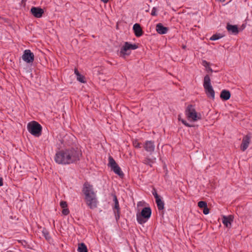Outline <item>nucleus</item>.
I'll return each mask as SVG.
<instances>
[{"label":"nucleus","instance_id":"f257e3e1","mask_svg":"<svg viewBox=\"0 0 252 252\" xmlns=\"http://www.w3.org/2000/svg\"><path fill=\"white\" fill-rule=\"evenodd\" d=\"M82 155L81 150L77 147L65 148L56 152L54 160L59 164L68 165L77 162Z\"/></svg>","mask_w":252,"mask_h":252},{"label":"nucleus","instance_id":"f03ea898","mask_svg":"<svg viewBox=\"0 0 252 252\" xmlns=\"http://www.w3.org/2000/svg\"><path fill=\"white\" fill-rule=\"evenodd\" d=\"M82 191L85 195L84 199L88 207L91 209L96 208L98 200L93 185L88 182H85Z\"/></svg>","mask_w":252,"mask_h":252},{"label":"nucleus","instance_id":"7ed1b4c3","mask_svg":"<svg viewBox=\"0 0 252 252\" xmlns=\"http://www.w3.org/2000/svg\"><path fill=\"white\" fill-rule=\"evenodd\" d=\"M203 87L207 96L213 100L215 99V92L211 83V79L209 75H206L203 79Z\"/></svg>","mask_w":252,"mask_h":252},{"label":"nucleus","instance_id":"20e7f679","mask_svg":"<svg viewBox=\"0 0 252 252\" xmlns=\"http://www.w3.org/2000/svg\"><path fill=\"white\" fill-rule=\"evenodd\" d=\"M185 114L188 119L189 121L195 122L201 119V115L198 114L194 106L191 105H189L185 110Z\"/></svg>","mask_w":252,"mask_h":252},{"label":"nucleus","instance_id":"39448f33","mask_svg":"<svg viewBox=\"0 0 252 252\" xmlns=\"http://www.w3.org/2000/svg\"><path fill=\"white\" fill-rule=\"evenodd\" d=\"M28 131L34 136L38 137L41 135L42 126L35 121H32L28 124Z\"/></svg>","mask_w":252,"mask_h":252},{"label":"nucleus","instance_id":"423d86ee","mask_svg":"<svg viewBox=\"0 0 252 252\" xmlns=\"http://www.w3.org/2000/svg\"><path fill=\"white\" fill-rule=\"evenodd\" d=\"M152 214L151 209L150 207H144L141 213L137 214V220L140 224L145 223L150 218Z\"/></svg>","mask_w":252,"mask_h":252},{"label":"nucleus","instance_id":"0eeeda50","mask_svg":"<svg viewBox=\"0 0 252 252\" xmlns=\"http://www.w3.org/2000/svg\"><path fill=\"white\" fill-rule=\"evenodd\" d=\"M108 166L111 167V170H112L115 174L119 175L120 178H123L124 176V174L113 158L111 156H109L108 158Z\"/></svg>","mask_w":252,"mask_h":252},{"label":"nucleus","instance_id":"6e6552de","mask_svg":"<svg viewBox=\"0 0 252 252\" xmlns=\"http://www.w3.org/2000/svg\"><path fill=\"white\" fill-rule=\"evenodd\" d=\"M138 48V45L136 44H131L128 42H126L121 49L120 56L125 57L126 55H129L130 54L129 50H135Z\"/></svg>","mask_w":252,"mask_h":252},{"label":"nucleus","instance_id":"1a4fd4ad","mask_svg":"<svg viewBox=\"0 0 252 252\" xmlns=\"http://www.w3.org/2000/svg\"><path fill=\"white\" fill-rule=\"evenodd\" d=\"M34 56L30 50L27 49L24 51L22 59L27 63H32L34 61Z\"/></svg>","mask_w":252,"mask_h":252},{"label":"nucleus","instance_id":"9d476101","mask_svg":"<svg viewBox=\"0 0 252 252\" xmlns=\"http://www.w3.org/2000/svg\"><path fill=\"white\" fill-rule=\"evenodd\" d=\"M143 147L146 151L151 155L154 152L155 149V143L152 140H147L144 142Z\"/></svg>","mask_w":252,"mask_h":252},{"label":"nucleus","instance_id":"9b49d317","mask_svg":"<svg viewBox=\"0 0 252 252\" xmlns=\"http://www.w3.org/2000/svg\"><path fill=\"white\" fill-rule=\"evenodd\" d=\"M31 12L35 18H39L44 14V10L39 7H32L31 9Z\"/></svg>","mask_w":252,"mask_h":252},{"label":"nucleus","instance_id":"f8f14e48","mask_svg":"<svg viewBox=\"0 0 252 252\" xmlns=\"http://www.w3.org/2000/svg\"><path fill=\"white\" fill-rule=\"evenodd\" d=\"M234 216L229 215L228 216H223L222 218V221L223 224L227 228H230L231 226V223L233 221Z\"/></svg>","mask_w":252,"mask_h":252},{"label":"nucleus","instance_id":"ddd939ff","mask_svg":"<svg viewBox=\"0 0 252 252\" xmlns=\"http://www.w3.org/2000/svg\"><path fill=\"white\" fill-rule=\"evenodd\" d=\"M250 142V136L246 135L244 136L242 140V142L240 145V149L242 151H245L249 147Z\"/></svg>","mask_w":252,"mask_h":252},{"label":"nucleus","instance_id":"4468645a","mask_svg":"<svg viewBox=\"0 0 252 252\" xmlns=\"http://www.w3.org/2000/svg\"><path fill=\"white\" fill-rule=\"evenodd\" d=\"M133 30L136 37H140L143 34V31L139 24L136 23L133 25Z\"/></svg>","mask_w":252,"mask_h":252},{"label":"nucleus","instance_id":"2eb2a0df","mask_svg":"<svg viewBox=\"0 0 252 252\" xmlns=\"http://www.w3.org/2000/svg\"><path fill=\"white\" fill-rule=\"evenodd\" d=\"M156 29L157 32L160 34H165L168 31V28L164 27L160 23L157 24Z\"/></svg>","mask_w":252,"mask_h":252},{"label":"nucleus","instance_id":"dca6fc26","mask_svg":"<svg viewBox=\"0 0 252 252\" xmlns=\"http://www.w3.org/2000/svg\"><path fill=\"white\" fill-rule=\"evenodd\" d=\"M231 96L230 92L226 90H223L220 94V98L223 101L228 100Z\"/></svg>","mask_w":252,"mask_h":252},{"label":"nucleus","instance_id":"f3484780","mask_svg":"<svg viewBox=\"0 0 252 252\" xmlns=\"http://www.w3.org/2000/svg\"><path fill=\"white\" fill-rule=\"evenodd\" d=\"M60 205L61 207L63 208L62 214L64 216L68 215L69 213V210L67 208V202L65 201H61Z\"/></svg>","mask_w":252,"mask_h":252},{"label":"nucleus","instance_id":"a211bd4d","mask_svg":"<svg viewBox=\"0 0 252 252\" xmlns=\"http://www.w3.org/2000/svg\"><path fill=\"white\" fill-rule=\"evenodd\" d=\"M156 158H150L149 157H146L143 160V162L146 165H148L150 166V167H152V164L156 162Z\"/></svg>","mask_w":252,"mask_h":252},{"label":"nucleus","instance_id":"6ab92c4d","mask_svg":"<svg viewBox=\"0 0 252 252\" xmlns=\"http://www.w3.org/2000/svg\"><path fill=\"white\" fill-rule=\"evenodd\" d=\"M226 29L229 33L236 34V25H232L227 23Z\"/></svg>","mask_w":252,"mask_h":252},{"label":"nucleus","instance_id":"aec40b11","mask_svg":"<svg viewBox=\"0 0 252 252\" xmlns=\"http://www.w3.org/2000/svg\"><path fill=\"white\" fill-rule=\"evenodd\" d=\"M158 209L159 211L163 210L164 208V202L161 200V198H159L156 200Z\"/></svg>","mask_w":252,"mask_h":252},{"label":"nucleus","instance_id":"412c9836","mask_svg":"<svg viewBox=\"0 0 252 252\" xmlns=\"http://www.w3.org/2000/svg\"><path fill=\"white\" fill-rule=\"evenodd\" d=\"M77 250L78 252H88L87 246L83 243H79L78 244Z\"/></svg>","mask_w":252,"mask_h":252},{"label":"nucleus","instance_id":"4be33fe9","mask_svg":"<svg viewBox=\"0 0 252 252\" xmlns=\"http://www.w3.org/2000/svg\"><path fill=\"white\" fill-rule=\"evenodd\" d=\"M113 211L115 216V220L117 222L118 221L120 218V214H121V208H117V209H112Z\"/></svg>","mask_w":252,"mask_h":252},{"label":"nucleus","instance_id":"5701e85b","mask_svg":"<svg viewBox=\"0 0 252 252\" xmlns=\"http://www.w3.org/2000/svg\"><path fill=\"white\" fill-rule=\"evenodd\" d=\"M112 196L113 197V201L114 202V205L112 207V209H117L120 208L119 205V201L117 199V197L115 193H112Z\"/></svg>","mask_w":252,"mask_h":252},{"label":"nucleus","instance_id":"b1692460","mask_svg":"<svg viewBox=\"0 0 252 252\" xmlns=\"http://www.w3.org/2000/svg\"><path fill=\"white\" fill-rule=\"evenodd\" d=\"M42 233L43 234V235L47 240L49 241L51 239V237L50 236L49 232L45 228H43L42 230Z\"/></svg>","mask_w":252,"mask_h":252},{"label":"nucleus","instance_id":"393cba45","mask_svg":"<svg viewBox=\"0 0 252 252\" xmlns=\"http://www.w3.org/2000/svg\"><path fill=\"white\" fill-rule=\"evenodd\" d=\"M223 37V35H222L220 33H218V34H215L214 35H213L210 38V39L211 40H218V39H220V38L222 37Z\"/></svg>","mask_w":252,"mask_h":252},{"label":"nucleus","instance_id":"a878e982","mask_svg":"<svg viewBox=\"0 0 252 252\" xmlns=\"http://www.w3.org/2000/svg\"><path fill=\"white\" fill-rule=\"evenodd\" d=\"M178 120L179 121H181L182 123V124H183L185 126L187 127H191L193 126V125H190L189 124L187 123L186 121L181 119L180 116H179L178 117Z\"/></svg>","mask_w":252,"mask_h":252},{"label":"nucleus","instance_id":"bb28decb","mask_svg":"<svg viewBox=\"0 0 252 252\" xmlns=\"http://www.w3.org/2000/svg\"><path fill=\"white\" fill-rule=\"evenodd\" d=\"M207 206L206 202L204 201H200L198 203V206L201 209H203Z\"/></svg>","mask_w":252,"mask_h":252},{"label":"nucleus","instance_id":"cd10ccee","mask_svg":"<svg viewBox=\"0 0 252 252\" xmlns=\"http://www.w3.org/2000/svg\"><path fill=\"white\" fill-rule=\"evenodd\" d=\"M133 146L135 148H141V143H139L137 140H134L133 141Z\"/></svg>","mask_w":252,"mask_h":252},{"label":"nucleus","instance_id":"c85d7f7f","mask_svg":"<svg viewBox=\"0 0 252 252\" xmlns=\"http://www.w3.org/2000/svg\"><path fill=\"white\" fill-rule=\"evenodd\" d=\"M77 80L81 83H86V81L85 80V77L81 74L77 77Z\"/></svg>","mask_w":252,"mask_h":252},{"label":"nucleus","instance_id":"c756f323","mask_svg":"<svg viewBox=\"0 0 252 252\" xmlns=\"http://www.w3.org/2000/svg\"><path fill=\"white\" fill-rule=\"evenodd\" d=\"M152 192L156 200L160 198V196L157 193V190L155 188L153 189Z\"/></svg>","mask_w":252,"mask_h":252},{"label":"nucleus","instance_id":"7c9ffc66","mask_svg":"<svg viewBox=\"0 0 252 252\" xmlns=\"http://www.w3.org/2000/svg\"><path fill=\"white\" fill-rule=\"evenodd\" d=\"M157 9L156 7H154L153 8L151 12V15L153 16H156L157 15Z\"/></svg>","mask_w":252,"mask_h":252},{"label":"nucleus","instance_id":"2f4dec72","mask_svg":"<svg viewBox=\"0 0 252 252\" xmlns=\"http://www.w3.org/2000/svg\"><path fill=\"white\" fill-rule=\"evenodd\" d=\"M203 209V212L204 214L207 215L209 213L210 210H209V209L208 208L207 206Z\"/></svg>","mask_w":252,"mask_h":252},{"label":"nucleus","instance_id":"473e14b6","mask_svg":"<svg viewBox=\"0 0 252 252\" xmlns=\"http://www.w3.org/2000/svg\"><path fill=\"white\" fill-rule=\"evenodd\" d=\"M202 64L204 66L207 67L209 66L210 63L209 62H207L206 61L204 60L202 62Z\"/></svg>","mask_w":252,"mask_h":252},{"label":"nucleus","instance_id":"72a5a7b5","mask_svg":"<svg viewBox=\"0 0 252 252\" xmlns=\"http://www.w3.org/2000/svg\"><path fill=\"white\" fill-rule=\"evenodd\" d=\"M74 73L76 75L77 77L80 74V73H79V72L78 71V70L77 68H75Z\"/></svg>","mask_w":252,"mask_h":252},{"label":"nucleus","instance_id":"f704fd0d","mask_svg":"<svg viewBox=\"0 0 252 252\" xmlns=\"http://www.w3.org/2000/svg\"><path fill=\"white\" fill-rule=\"evenodd\" d=\"M74 73L76 75L77 77L80 74V73H79V72L78 71V70L77 68H75Z\"/></svg>","mask_w":252,"mask_h":252},{"label":"nucleus","instance_id":"c9c22d12","mask_svg":"<svg viewBox=\"0 0 252 252\" xmlns=\"http://www.w3.org/2000/svg\"><path fill=\"white\" fill-rule=\"evenodd\" d=\"M3 185V179L2 178H0V187Z\"/></svg>","mask_w":252,"mask_h":252},{"label":"nucleus","instance_id":"e433bc0d","mask_svg":"<svg viewBox=\"0 0 252 252\" xmlns=\"http://www.w3.org/2000/svg\"><path fill=\"white\" fill-rule=\"evenodd\" d=\"M101 1H102L103 2L105 3H106L108 2L109 0H101Z\"/></svg>","mask_w":252,"mask_h":252},{"label":"nucleus","instance_id":"4c0bfd02","mask_svg":"<svg viewBox=\"0 0 252 252\" xmlns=\"http://www.w3.org/2000/svg\"><path fill=\"white\" fill-rule=\"evenodd\" d=\"M208 70L211 71V72L213 71L212 69L210 67H209V66L208 67Z\"/></svg>","mask_w":252,"mask_h":252},{"label":"nucleus","instance_id":"58836bf2","mask_svg":"<svg viewBox=\"0 0 252 252\" xmlns=\"http://www.w3.org/2000/svg\"><path fill=\"white\" fill-rule=\"evenodd\" d=\"M186 48V46H183V48L185 49Z\"/></svg>","mask_w":252,"mask_h":252},{"label":"nucleus","instance_id":"ea45409f","mask_svg":"<svg viewBox=\"0 0 252 252\" xmlns=\"http://www.w3.org/2000/svg\"><path fill=\"white\" fill-rule=\"evenodd\" d=\"M1 17H0V19H1Z\"/></svg>","mask_w":252,"mask_h":252}]
</instances>
